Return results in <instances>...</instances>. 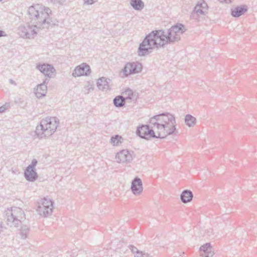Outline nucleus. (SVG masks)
Wrapping results in <instances>:
<instances>
[{
  "label": "nucleus",
  "instance_id": "a211bd4d",
  "mask_svg": "<svg viewBox=\"0 0 257 257\" xmlns=\"http://www.w3.org/2000/svg\"><path fill=\"white\" fill-rule=\"evenodd\" d=\"M24 176L27 181L34 182L38 178V175L35 169L27 167L25 172Z\"/></svg>",
  "mask_w": 257,
  "mask_h": 257
},
{
  "label": "nucleus",
  "instance_id": "aec40b11",
  "mask_svg": "<svg viewBox=\"0 0 257 257\" xmlns=\"http://www.w3.org/2000/svg\"><path fill=\"white\" fill-rule=\"evenodd\" d=\"M113 104L116 107H121L125 103V98L121 95L116 96L113 100Z\"/></svg>",
  "mask_w": 257,
  "mask_h": 257
},
{
  "label": "nucleus",
  "instance_id": "4468645a",
  "mask_svg": "<svg viewBox=\"0 0 257 257\" xmlns=\"http://www.w3.org/2000/svg\"><path fill=\"white\" fill-rule=\"evenodd\" d=\"M36 68L49 78L52 77L53 73L55 71L54 67L48 64H39L37 65Z\"/></svg>",
  "mask_w": 257,
  "mask_h": 257
},
{
  "label": "nucleus",
  "instance_id": "5701e85b",
  "mask_svg": "<svg viewBox=\"0 0 257 257\" xmlns=\"http://www.w3.org/2000/svg\"><path fill=\"white\" fill-rule=\"evenodd\" d=\"M29 227L27 225H23L20 229V234L23 239H26L29 233Z\"/></svg>",
  "mask_w": 257,
  "mask_h": 257
},
{
  "label": "nucleus",
  "instance_id": "9b49d317",
  "mask_svg": "<svg viewBox=\"0 0 257 257\" xmlns=\"http://www.w3.org/2000/svg\"><path fill=\"white\" fill-rule=\"evenodd\" d=\"M90 72V68L89 65L82 64L77 66L73 71V76L76 77L82 75L87 76Z\"/></svg>",
  "mask_w": 257,
  "mask_h": 257
},
{
  "label": "nucleus",
  "instance_id": "b1692460",
  "mask_svg": "<svg viewBox=\"0 0 257 257\" xmlns=\"http://www.w3.org/2000/svg\"><path fill=\"white\" fill-rule=\"evenodd\" d=\"M122 94L124 96H123L125 98V100H132L133 98L134 94L133 91L127 88L125 89L123 92Z\"/></svg>",
  "mask_w": 257,
  "mask_h": 257
},
{
  "label": "nucleus",
  "instance_id": "ddd939ff",
  "mask_svg": "<svg viewBox=\"0 0 257 257\" xmlns=\"http://www.w3.org/2000/svg\"><path fill=\"white\" fill-rule=\"evenodd\" d=\"M131 189L135 195H140L143 192V184L142 180L138 177H135L132 181Z\"/></svg>",
  "mask_w": 257,
  "mask_h": 257
},
{
  "label": "nucleus",
  "instance_id": "7ed1b4c3",
  "mask_svg": "<svg viewBox=\"0 0 257 257\" xmlns=\"http://www.w3.org/2000/svg\"><path fill=\"white\" fill-rule=\"evenodd\" d=\"M150 124L152 128L155 130L157 137L164 139L169 135L176 136V122L175 118L169 113H163L152 117L150 119Z\"/></svg>",
  "mask_w": 257,
  "mask_h": 257
},
{
  "label": "nucleus",
  "instance_id": "c9c22d12",
  "mask_svg": "<svg viewBox=\"0 0 257 257\" xmlns=\"http://www.w3.org/2000/svg\"><path fill=\"white\" fill-rule=\"evenodd\" d=\"M3 1V0H0V2H1V1Z\"/></svg>",
  "mask_w": 257,
  "mask_h": 257
},
{
  "label": "nucleus",
  "instance_id": "9d476101",
  "mask_svg": "<svg viewBox=\"0 0 257 257\" xmlns=\"http://www.w3.org/2000/svg\"><path fill=\"white\" fill-rule=\"evenodd\" d=\"M115 159L119 163H129L133 160V157L127 150H122L116 154Z\"/></svg>",
  "mask_w": 257,
  "mask_h": 257
},
{
  "label": "nucleus",
  "instance_id": "39448f33",
  "mask_svg": "<svg viewBox=\"0 0 257 257\" xmlns=\"http://www.w3.org/2000/svg\"><path fill=\"white\" fill-rule=\"evenodd\" d=\"M7 224L11 227H18L21 224V220L25 218L24 211L20 208L12 207L5 211Z\"/></svg>",
  "mask_w": 257,
  "mask_h": 257
},
{
  "label": "nucleus",
  "instance_id": "0eeeda50",
  "mask_svg": "<svg viewBox=\"0 0 257 257\" xmlns=\"http://www.w3.org/2000/svg\"><path fill=\"white\" fill-rule=\"evenodd\" d=\"M38 204L37 211L40 215L46 217L51 215L53 209V203L51 200L44 198Z\"/></svg>",
  "mask_w": 257,
  "mask_h": 257
},
{
  "label": "nucleus",
  "instance_id": "473e14b6",
  "mask_svg": "<svg viewBox=\"0 0 257 257\" xmlns=\"http://www.w3.org/2000/svg\"><path fill=\"white\" fill-rule=\"evenodd\" d=\"M6 36L5 32L3 31L0 30V37Z\"/></svg>",
  "mask_w": 257,
  "mask_h": 257
},
{
  "label": "nucleus",
  "instance_id": "f257e3e1",
  "mask_svg": "<svg viewBox=\"0 0 257 257\" xmlns=\"http://www.w3.org/2000/svg\"><path fill=\"white\" fill-rule=\"evenodd\" d=\"M186 29L183 25L177 24L171 27L166 31L156 30L146 36L140 44L138 50V55L144 56L152 52L155 48L163 47L168 44H174L181 39V35Z\"/></svg>",
  "mask_w": 257,
  "mask_h": 257
},
{
  "label": "nucleus",
  "instance_id": "7c9ffc66",
  "mask_svg": "<svg viewBox=\"0 0 257 257\" xmlns=\"http://www.w3.org/2000/svg\"><path fill=\"white\" fill-rule=\"evenodd\" d=\"M220 2H225L226 4H231L233 0H219Z\"/></svg>",
  "mask_w": 257,
  "mask_h": 257
},
{
  "label": "nucleus",
  "instance_id": "dca6fc26",
  "mask_svg": "<svg viewBox=\"0 0 257 257\" xmlns=\"http://www.w3.org/2000/svg\"><path fill=\"white\" fill-rule=\"evenodd\" d=\"M110 79L102 77L98 79L97 82V86L99 90L102 91H107L110 89L109 83Z\"/></svg>",
  "mask_w": 257,
  "mask_h": 257
},
{
  "label": "nucleus",
  "instance_id": "6e6552de",
  "mask_svg": "<svg viewBox=\"0 0 257 257\" xmlns=\"http://www.w3.org/2000/svg\"><path fill=\"white\" fill-rule=\"evenodd\" d=\"M152 125L143 124L138 127L136 133L143 139L149 140L151 138H159L155 134V130L152 128Z\"/></svg>",
  "mask_w": 257,
  "mask_h": 257
},
{
  "label": "nucleus",
  "instance_id": "423d86ee",
  "mask_svg": "<svg viewBox=\"0 0 257 257\" xmlns=\"http://www.w3.org/2000/svg\"><path fill=\"white\" fill-rule=\"evenodd\" d=\"M208 7L203 0L198 2L190 15L192 20L199 22L201 18L204 17L207 13Z\"/></svg>",
  "mask_w": 257,
  "mask_h": 257
},
{
  "label": "nucleus",
  "instance_id": "c756f323",
  "mask_svg": "<svg viewBox=\"0 0 257 257\" xmlns=\"http://www.w3.org/2000/svg\"><path fill=\"white\" fill-rule=\"evenodd\" d=\"M54 4H62L64 2L63 0H50Z\"/></svg>",
  "mask_w": 257,
  "mask_h": 257
},
{
  "label": "nucleus",
  "instance_id": "72a5a7b5",
  "mask_svg": "<svg viewBox=\"0 0 257 257\" xmlns=\"http://www.w3.org/2000/svg\"><path fill=\"white\" fill-rule=\"evenodd\" d=\"M9 82L12 84H14L15 85H17V83L15 82V81L14 80H13V79H11L9 80Z\"/></svg>",
  "mask_w": 257,
  "mask_h": 257
},
{
  "label": "nucleus",
  "instance_id": "412c9836",
  "mask_svg": "<svg viewBox=\"0 0 257 257\" xmlns=\"http://www.w3.org/2000/svg\"><path fill=\"white\" fill-rule=\"evenodd\" d=\"M130 5L136 10H142L144 7V4L142 0H131Z\"/></svg>",
  "mask_w": 257,
  "mask_h": 257
},
{
  "label": "nucleus",
  "instance_id": "2f4dec72",
  "mask_svg": "<svg viewBox=\"0 0 257 257\" xmlns=\"http://www.w3.org/2000/svg\"><path fill=\"white\" fill-rule=\"evenodd\" d=\"M6 107L5 105H3L0 107V113H2L5 111L6 110Z\"/></svg>",
  "mask_w": 257,
  "mask_h": 257
},
{
  "label": "nucleus",
  "instance_id": "f3484780",
  "mask_svg": "<svg viewBox=\"0 0 257 257\" xmlns=\"http://www.w3.org/2000/svg\"><path fill=\"white\" fill-rule=\"evenodd\" d=\"M201 251V256L202 257H212L214 251L212 250V247L210 243H206L200 247Z\"/></svg>",
  "mask_w": 257,
  "mask_h": 257
},
{
  "label": "nucleus",
  "instance_id": "2eb2a0df",
  "mask_svg": "<svg viewBox=\"0 0 257 257\" xmlns=\"http://www.w3.org/2000/svg\"><path fill=\"white\" fill-rule=\"evenodd\" d=\"M247 11L246 5H240L231 9V15L234 18H238Z\"/></svg>",
  "mask_w": 257,
  "mask_h": 257
},
{
  "label": "nucleus",
  "instance_id": "f704fd0d",
  "mask_svg": "<svg viewBox=\"0 0 257 257\" xmlns=\"http://www.w3.org/2000/svg\"><path fill=\"white\" fill-rule=\"evenodd\" d=\"M2 231V222H0V232Z\"/></svg>",
  "mask_w": 257,
  "mask_h": 257
},
{
  "label": "nucleus",
  "instance_id": "f8f14e48",
  "mask_svg": "<svg viewBox=\"0 0 257 257\" xmlns=\"http://www.w3.org/2000/svg\"><path fill=\"white\" fill-rule=\"evenodd\" d=\"M49 79L46 78L43 83L38 84L37 88L34 89V92L38 98H41L46 95L47 91V86Z\"/></svg>",
  "mask_w": 257,
  "mask_h": 257
},
{
  "label": "nucleus",
  "instance_id": "393cba45",
  "mask_svg": "<svg viewBox=\"0 0 257 257\" xmlns=\"http://www.w3.org/2000/svg\"><path fill=\"white\" fill-rule=\"evenodd\" d=\"M122 139L121 137L119 135H115L112 136L110 139V143L113 146H117L121 143L120 140Z\"/></svg>",
  "mask_w": 257,
  "mask_h": 257
},
{
  "label": "nucleus",
  "instance_id": "bb28decb",
  "mask_svg": "<svg viewBox=\"0 0 257 257\" xmlns=\"http://www.w3.org/2000/svg\"><path fill=\"white\" fill-rule=\"evenodd\" d=\"M38 161L36 159H34L32 160L31 164H30L27 167L35 169V167L37 164Z\"/></svg>",
  "mask_w": 257,
  "mask_h": 257
},
{
  "label": "nucleus",
  "instance_id": "4be33fe9",
  "mask_svg": "<svg viewBox=\"0 0 257 257\" xmlns=\"http://www.w3.org/2000/svg\"><path fill=\"white\" fill-rule=\"evenodd\" d=\"M185 121L187 126L189 127H192L195 124L196 119L191 114H187L185 116Z\"/></svg>",
  "mask_w": 257,
  "mask_h": 257
},
{
  "label": "nucleus",
  "instance_id": "cd10ccee",
  "mask_svg": "<svg viewBox=\"0 0 257 257\" xmlns=\"http://www.w3.org/2000/svg\"><path fill=\"white\" fill-rule=\"evenodd\" d=\"M136 257H154L150 254L146 253L145 252L142 251L140 253H139V254L136 256Z\"/></svg>",
  "mask_w": 257,
  "mask_h": 257
},
{
  "label": "nucleus",
  "instance_id": "a878e982",
  "mask_svg": "<svg viewBox=\"0 0 257 257\" xmlns=\"http://www.w3.org/2000/svg\"><path fill=\"white\" fill-rule=\"evenodd\" d=\"M129 248L131 250L132 252L133 253H136V255H135V256L136 257L138 254H139V253L141 252V251H140L136 247L133 246V245H130Z\"/></svg>",
  "mask_w": 257,
  "mask_h": 257
},
{
  "label": "nucleus",
  "instance_id": "f03ea898",
  "mask_svg": "<svg viewBox=\"0 0 257 257\" xmlns=\"http://www.w3.org/2000/svg\"><path fill=\"white\" fill-rule=\"evenodd\" d=\"M30 23L21 25L19 33L24 38H34L38 29H48L51 25H55L58 21L52 20L51 10L48 7L36 4L30 7L28 10Z\"/></svg>",
  "mask_w": 257,
  "mask_h": 257
},
{
  "label": "nucleus",
  "instance_id": "20e7f679",
  "mask_svg": "<svg viewBox=\"0 0 257 257\" xmlns=\"http://www.w3.org/2000/svg\"><path fill=\"white\" fill-rule=\"evenodd\" d=\"M59 123V119L56 117H46L41 120L35 133L40 138L50 137L55 132Z\"/></svg>",
  "mask_w": 257,
  "mask_h": 257
},
{
  "label": "nucleus",
  "instance_id": "1a4fd4ad",
  "mask_svg": "<svg viewBox=\"0 0 257 257\" xmlns=\"http://www.w3.org/2000/svg\"><path fill=\"white\" fill-rule=\"evenodd\" d=\"M142 65L139 62L127 63L121 71L123 76L127 77L129 75L138 73L141 71Z\"/></svg>",
  "mask_w": 257,
  "mask_h": 257
},
{
  "label": "nucleus",
  "instance_id": "c85d7f7f",
  "mask_svg": "<svg viewBox=\"0 0 257 257\" xmlns=\"http://www.w3.org/2000/svg\"><path fill=\"white\" fill-rule=\"evenodd\" d=\"M98 0H84V4L87 5H92L96 3Z\"/></svg>",
  "mask_w": 257,
  "mask_h": 257
},
{
  "label": "nucleus",
  "instance_id": "6ab92c4d",
  "mask_svg": "<svg viewBox=\"0 0 257 257\" xmlns=\"http://www.w3.org/2000/svg\"><path fill=\"white\" fill-rule=\"evenodd\" d=\"M193 197L192 191L189 190H184L180 195L181 201L184 203L190 202Z\"/></svg>",
  "mask_w": 257,
  "mask_h": 257
}]
</instances>
